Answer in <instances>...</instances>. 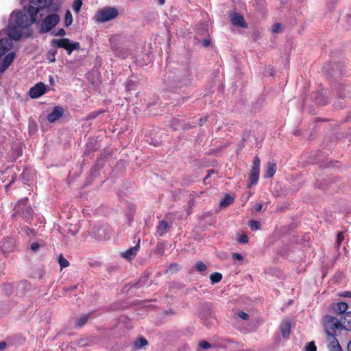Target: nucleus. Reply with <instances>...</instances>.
I'll use <instances>...</instances> for the list:
<instances>
[{
	"label": "nucleus",
	"mask_w": 351,
	"mask_h": 351,
	"mask_svg": "<svg viewBox=\"0 0 351 351\" xmlns=\"http://www.w3.org/2000/svg\"><path fill=\"white\" fill-rule=\"evenodd\" d=\"M37 21L36 11L28 10L25 6L21 11H14L10 14L8 34L12 39L19 40L21 30Z\"/></svg>",
	"instance_id": "f257e3e1"
},
{
	"label": "nucleus",
	"mask_w": 351,
	"mask_h": 351,
	"mask_svg": "<svg viewBox=\"0 0 351 351\" xmlns=\"http://www.w3.org/2000/svg\"><path fill=\"white\" fill-rule=\"evenodd\" d=\"M324 326L327 335L336 334L337 330H343L341 322L331 315H326L324 317Z\"/></svg>",
	"instance_id": "f03ea898"
},
{
	"label": "nucleus",
	"mask_w": 351,
	"mask_h": 351,
	"mask_svg": "<svg viewBox=\"0 0 351 351\" xmlns=\"http://www.w3.org/2000/svg\"><path fill=\"white\" fill-rule=\"evenodd\" d=\"M29 5L27 8L28 10H33L36 11V17L40 11L47 9V11L53 10L57 11L59 9L58 5L53 6V9H51L53 3V0H28Z\"/></svg>",
	"instance_id": "7ed1b4c3"
},
{
	"label": "nucleus",
	"mask_w": 351,
	"mask_h": 351,
	"mask_svg": "<svg viewBox=\"0 0 351 351\" xmlns=\"http://www.w3.org/2000/svg\"><path fill=\"white\" fill-rule=\"evenodd\" d=\"M191 74L188 69H175L168 77L170 82L180 85L186 84L189 80Z\"/></svg>",
	"instance_id": "20e7f679"
},
{
	"label": "nucleus",
	"mask_w": 351,
	"mask_h": 351,
	"mask_svg": "<svg viewBox=\"0 0 351 351\" xmlns=\"http://www.w3.org/2000/svg\"><path fill=\"white\" fill-rule=\"evenodd\" d=\"M60 16L56 13L48 14L41 22L40 32L47 33L53 29L60 21Z\"/></svg>",
	"instance_id": "39448f33"
},
{
	"label": "nucleus",
	"mask_w": 351,
	"mask_h": 351,
	"mask_svg": "<svg viewBox=\"0 0 351 351\" xmlns=\"http://www.w3.org/2000/svg\"><path fill=\"white\" fill-rule=\"evenodd\" d=\"M51 44L54 47L66 49L69 55L73 50H78L80 48L79 43L71 42L69 38L53 39Z\"/></svg>",
	"instance_id": "423d86ee"
},
{
	"label": "nucleus",
	"mask_w": 351,
	"mask_h": 351,
	"mask_svg": "<svg viewBox=\"0 0 351 351\" xmlns=\"http://www.w3.org/2000/svg\"><path fill=\"white\" fill-rule=\"evenodd\" d=\"M118 11L114 8H105L97 12L95 16V20L99 23H104L117 17Z\"/></svg>",
	"instance_id": "0eeeda50"
},
{
	"label": "nucleus",
	"mask_w": 351,
	"mask_h": 351,
	"mask_svg": "<svg viewBox=\"0 0 351 351\" xmlns=\"http://www.w3.org/2000/svg\"><path fill=\"white\" fill-rule=\"evenodd\" d=\"M261 160L258 156H255L253 161V165L250 174V185L256 184L258 182L260 173Z\"/></svg>",
	"instance_id": "6e6552de"
},
{
	"label": "nucleus",
	"mask_w": 351,
	"mask_h": 351,
	"mask_svg": "<svg viewBox=\"0 0 351 351\" xmlns=\"http://www.w3.org/2000/svg\"><path fill=\"white\" fill-rule=\"evenodd\" d=\"M3 34V32H0V58L5 54L11 49L12 45V38L10 36L1 38Z\"/></svg>",
	"instance_id": "1a4fd4ad"
},
{
	"label": "nucleus",
	"mask_w": 351,
	"mask_h": 351,
	"mask_svg": "<svg viewBox=\"0 0 351 351\" xmlns=\"http://www.w3.org/2000/svg\"><path fill=\"white\" fill-rule=\"evenodd\" d=\"M231 23L234 26H239L243 28L247 27V23H245L243 16L237 12H232L229 14Z\"/></svg>",
	"instance_id": "9d476101"
},
{
	"label": "nucleus",
	"mask_w": 351,
	"mask_h": 351,
	"mask_svg": "<svg viewBox=\"0 0 351 351\" xmlns=\"http://www.w3.org/2000/svg\"><path fill=\"white\" fill-rule=\"evenodd\" d=\"M46 86L43 83H38L29 91V95L32 98H38L45 93Z\"/></svg>",
	"instance_id": "9b49d317"
},
{
	"label": "nucleus",
	"mask_w": 351,
	"mask_h": 351,
	"mask_svg": "<svg viewBox=\"0 0 351 351\" xmlns=\"http://www.w3.org/2000/svg\"><path fill=\"white\" fill-rule=\"evenodd\" d=\"M331 308L335 313L341 315L342 316L344 313H346L348 305L346 302H340L332 304L331 305Z\"/></svg>",
	"instance_id": "f8f14e48"
},
{
	"label": "nucleus",
	"mask_w": 351,
	"mask_h": 351,
	"mask_svg": "<svg viewBox=\"0 0 351 351\" xmlns=\"http://www.w3.org/2000/svg\"><path fill=\"white\" fill-rule=\"evenodd\" d=\"M63 114V109L61 107L57 106L53 108V111L48 114L47 119L49 122L53 123L59 119Z\"/></svg>",
	"instance_id": "ddd939ff"
},
{
	"label": "nucleus",
	"mask_w": 351,
	"mask_h": 351,
	"mask_svg": "<svg viewBox=\"0 0 351 351\" xmlns=\"http://www.w3.org/2000/svg\"><path fill=\"white\" fill-rule=\"evenodd\" d=\"M14 58L15 53L14 52H10L5 56L3 60L1 67L0 68V71L1 73L4 72L8 68L13 62Z\"/></svg>",
	"instance_id": "4468645a"
},
{
	"label": "nucleus",
	"mask_w": 351,
	"mask_h": 351,
	"mask_svg": "<svg viewBox=\"0 0 351 351\" xmlns=\"http://www.w3.org/2000/svg\"><path fill=\"white\" fill-rule=\"evenodd\" d=\"M341 319L343 330H351V312L348 311L344 313Z\"/></svg>",
	"instance_id": "2eb2a0df"
},
{
	"label": "nucleus",
	"mask_w": 351,
	"mask_h": 351,
	"mask_svg": "<svg viewBox=\"0 0 351 351\" xmlns=\"http://www.w3.org/2000/svg\"><path fill=\"white\" fill-rule=\"evenodd\" d=\"M138 249H139V245L138 244L136 246L132 247L127 250L126 251L122 252L121 256L128 260L133 259L134 258V256H136L137 252L138 251Z\"/></svg>",
	"instance_id": "dca6fc26"
},
{
	"label": "nucleus",
	"mask_w": 351,
	"mask_h": 351,
	"mask_svg": "<svg viewBox=\"0 0 351 351\" xmlns=\"http://www.w3.org/2000/svg\"><path fill=\"white\" fill-rule=\"evenodd\" d=\"M169 229V226L167 222L165 221H160L157 226L156 234L160 237H162L168 232Z\"/></svg>",
	"instance_id": "f3484780"
},
{
	"label": "nucleus",
	"mask_w": 351,
	"mask_h": 351,
	"mask_svg": "<svg viewBox=\"0 0 351 351\" xmlns=\"http://www.w3.org/2000/svg\"><path fill=\"white\" fill-rule=\"evenodd\" d=\"M280 330L284 338H287L291 331V324L289 321L285 320L280 324Z\"/></svg>",
	"instance_id": "a211bd4d"
},
{
	"label": "nucleus",
	"mask_w": 351,
	"mask_h": 351,
	"mask_svg": "<svg viewBox=\"0 0 351 351\" xmlns=\"http://www.w3.org/2000/svg\"><path fill=\"white\" fill-rule=\"evenodd\" d=\"M110 235V230L104 228H98L95 232V236L97 239H106Z\"/></svg>",
	"instance_id": "6ab92c4d"
},
{
	"label": "nucleus",
	"mask_w": 351,
	"mask_h": 351,
	"mask_svg": "<svg viewBox=\"0 0 351 351\" xmlns=\"http://www.w3.org/2000/svg\"><path fill=\"white\" fill-rule=\"evenodd\" d=\"M276 171V165L274 163L269 162L267 164V169L264 173L265 178H271Z\"/></svg>",
	"instance_id": "aec40b11"
},
{
	"label": "nucleus",
	"mask_w": 351,
	"mask_h": 351,
	"mask_svg": "<svg viewBox=\"0 0 351 351\" xmlns=\"http://www.w3.org/2000/svg\"><path fill=\"white\" fill-rule=\"evenodd\" d=\"M326 95V90H322L319 93V96L316 98L318 104L324 106L328 103V99L325 97Z\"/></svg>",
	"instance_id": "412c9836"
},
{
	"label": "nucleus",
	"mask_w": 351,
	"mask_h": 351,
	"mask_svg": "<svg viewBox=\"0 0 351 351\" xmlns=\"http://www.w3.org/2000/svg\"><path fill=\"white\" fill-rule=\"evenodd\" d=\"M327 335L328 341V348H331L332 346H337L340 345L338 340L335 337V334Z\"/></svg>",
	"instance_id": "4be33fe9"
},
{
	"label": "nucleus",
	"mask_w": 351,
	"mask_h": 351,
	"mask_svg": "<svg viewBox=\"0 0 351 351\" xmlns=\"http://www.w3.org/2000/svg\"><path fill=\"white\" fill-rule=\"evenodd\" d=\"M233 202V197L229 195H226L220 202L221 207H226Z\"/></svg>",
	"instance_id": "5701e85b"
},
{
	"label": "nucleus",
	"mask_w": 351,
	"mask_h": 351,
	"mask_svg": "<svg viewBox=\"0 0 351 351\" xmlns=\"http://www.w3.org/2000/svg\"><path fill=\"white\" fill-rule=\"evenodd\" d=\"M82 5V0H74L72 5V8L76 14H78L80 11Z\"/></svg>",
	"instance_id": "b1692460"
},
{
	"label": "nucleus",
	"mask_w": 351,
	"mask_h": 351,
	"mask_svg": "<svg viewBox=\"0 0 351 351\" xmlns=\"http://www.w3.org/2000/svg\"><path fill=\"white\" fill-rule=\"evenodd\" d=\"M210 279L212 283H217L222 279V275L220 273L215 272L210 275Z\"/></svg>",
	"instance_id": "393cba45"
},
{
	"label": "nucleus",
	"mask_w": 351,
	"mask_h": 351,
	"mask_svg": "<svg viewBox=\"0 0 351 351\" xmlns=\"http://www.w3.org/2000/svg\"><path fill=\"white\" fill-rule=\"evenodd\" d=\"M73 17L71 12L67 10L65 14L64 24L66 27H69L72 24Z\"/></svg>",
	"instance_id": "a878e982"
},
{
	"label": "nucleus",
	"mask_w": 351,
	"mask_h": 351,
	"mask_svg": "<svg viewBox=\"0 0 351 351\" xmlns=\"http://www.w3.org/2000/svg\"><path fill=\"white\" fill-rule=\"evenodd\" d=\"M89 317V314L82 315L77 320V325L80 327L84 326L87 322Z\"/></svg>",
	"instance_id": "bb28decb"
},
{
	"label": "nucleus",
	"mask_w": 351,
	"mask_h": 351,
	"mask_svg": "<svg viewBox=\"0 0 351 351\" xmlns=\"http://www.w3.org/2000/svg\"><path fill=\"white\" fill-rule=\"evenodd\" d=\"M58 263L60 267L62 268L67 267L69 265V262L66 258H64L62 254L59 256Z\"/></svg>",
	"instance_id": "cd10ccee"
},
{
	"label": "nucleus",
	"mask_w": 351,
	"mask_h": 351,
	"mask_svg": "<svg viewBox=\"0 0 351 351\" xmlns=\"http://www.w3.org/2000/svg\"><path fill=\"white\" fill-rule=\"evenodd\" d=\"M57 53V50L56 49H54V50H50L48 53H47V60L50 62H54L56 61V58H55V56Z\"/></svg>",
	"instance_id": "c85d7f7f"
},
{
	"label": "nucleus",
	"mask_w": 351,
	"mask_h": 351,
	"mask_svg": "<svg viewBox=\"0 0 351 351\" xmlns=\"http://www.w3.org/2000/svg\"><path fill=\"white\" fill-rule=\"evenodd\" d=\"M147 344V341L145 338H140L135 342V346L140 348Z\"/></svg>",
	"instance_id": "c756f323"
},
{
	"label": "nucleus",
	"mask_w": 351,
	"mask_h": 351,
	"mask_svg": "<svg viewBox=\"0 0 351 351\" xmlns=\"http://www.w3.org/2000/svg\"><path fill=\"white\" fill-rule=\"evenodd\" d=\"M283 25L281 23H276L272 28L273 33H280L282 31Z\"/></svg>",
	"instance_id": "7c9ffc66"
},
{
	"label": "nucleus",
	"mask_w": 351,
	"mask_h": 351,
	"mask_svg": "<svg viewBox=\"0 0 351 351\" xmlns=\"http://www.w3.org/2000/svg\"><path fill=\"white\" fill-rule=\"evenodd\" d=\"M249 226L252 230H258L260 228V224L256 221H249Z\"/></svg>",
	"instance_id": "2f4dec72"
},
{
	"label": "nucleus",
	"mask_w": 351,
	"mask_h": 351,
	"mask_svg": "<svg viewBox=\"0 0 351 351\" xmlns=\"http://www.w3.org/2000/svg\"><path fill=\"white\" fill-rule=\"evenodd\" d=\"M195 268L199 271H204L206 269V265L202 262H198L195 265Z\"/></svg>",
	"instance_id": "473e14b6"
},
{
	"label": "nucleus",
	"mask_w": 351,
	"mask_h": 351,
	"mask_svg": "<svg viewBox=\"0 0 351 351\" xmlns=\"http://www.w3.org/2000/svg\"><path fill=\"white\" fill-rule=\"evenodd\" d=\"M317 348L314 343V342L311 341L308 343V345L306 346V351H316Z\"/></svg>",
	"instance_id": "72a5a7b5"
},
{
	"label": "nucleus",
	"mask_w": 351,
	"mask_h": 351,
	"mask_svg": "<svg viewBox=\"0 0 351 351\" xmlns=\"http://www.w3.org/2000/svg\"><path fill=\"white\" fill-rule=\"evenodd\" d=\"M39 248L40 244L37 242H34L30 245V250L34 252H36Z\"/></svg>",
	"instance_id": "f704fd0d"
},
{
	"label": "nucleus",
	"mask_w": 351,
	"mask_h": 351,
	"mask_svg": "<svg viewBox=\"0 0 351 351\" xmlns=\"http://www.w3.org/2000/svg\"><path fill=\"white\" fill-rule=\"evenodd\" d=\"M238 241L241 243H247L248 242V238L246 234H243L239 237Z\"/></svg>",
	"instance_id": "c9c22d12"
},
{
	"label": "nucleus",
	"mask_w": 351,
	"mask_h": 351,
	"mask_svg": "<svg viewBox=\"0 0 351 351\" xmlns=\"http://www.w3.org/2000/svg\"><path fill=\"white\" fill-rule=\"evenodd\" d=\"M237 315L239 318H241L243 320H247L249 317L248 314H247L246 313H245L243 311H239L237 313Z\"/></svg>",
	"instance_id": "e433bc0d"
},
{
	"label": "nucleus",
	"mask_w": 351,
	"mask_h": 351,
	"mask_svg": "<svg viewBox=\"0 0 351 351\" xmlns=\"http://www.w3.org/2000/svg\"><path fill=\"white\" fill-rule=\"evenodd\" d=\"M27 198H25V199H21L20 201L18 202L17 204L15 206V209L18 210L19 211L21 210V205H24L25 204L26 202H27Z\"/></svg>",
	"instance_id": "4c0bfd02"
},
{
	"label": "nucleus",
	"mask_w": 351,
	"mask_h": 351,
	"mask_svg": "<svg viewBox=\"0 0 351 351\" xmlns=\"http://www.w3.org/2000/svg\"><path fill=\"white\" fill-rule=\"evenodd\" d=\"M199 346L200 348H204V349H207L210 347V344L206 341H202L199 342Z\"/></svg>",
	"instance_id": "58836bf2"
},
{
	"label": "nucleus",
	"mask_w": 351,
	"mask_h": 351,
	"mask_svg": "<svg viewBox=\"0 0 351 351\" xmlns=\"http://www.w3.org/2000/svg\"><path fill=\"white\" fill-rule=\"evenodd\" d=\"M232 258L235 260L241 261L243 260V256L241 254L239 253H233L232 254Z\"/></svg>",
	"instance_id": "ea45409f"
},
{
	"label": "nucleus",
	"mask_w": 351,
	"mask_h": 351,
	"mask_svg": "<svg viewBox=\"0 0 351 351\" xmlns=\"http://www.w3.org/2000/svg\"><path fill=\"white\" fill-rule=\"evenodd\" d=\"M329 351H342L341 346H332L331 348H328Z\"/></svg>",
	"instance_id": "a19ab883"
},
{
	"label": "nucleus",
	"mask_w": 351,
	"mask_h": 351,
	"mask_svg": "<svg viewBox=\"0 0 351 351\" xmlns=\"http://www.w3.org/2000/svg\"><path fill=\"white\" fill-rule=\"evenodd\" d=\"M65 31L64 29L61 28L60 29L58 30V32L54 34L55 36H64L65 35Z\"/></svg>",
	"instance_id": "79ce46f5"
},
{
	"label": "nucleus",
	"mask_w": 351,
	"mask_h": 351,
	"mask_svg": "<svg viewBox=\"0 0 351 351\" xmlns=\"http://www.w3.org/2000/svg\"><path fill=\"white\" fill-rule=\"evenodd\" d=\"M201 43H202V45H203L204 47H208V46H209V45H210V40H209V39H208V38H205V39L202 40L201 41Z\"/></svg>",
	"instance_id": "37998d69"
},
{
	"label": "nucleus",
	"mask_w": 351,
	"mask_h": 351,
	"mask_svg": "<svg viewBox=\"0 0 351 351\" xmlns=\"http://www.w3.org/2000/svg\"><path fill=\"white\" fill-rule=\"evenodd\" d=\"M339 295L346 298H351V292L350 291H344L341 293Z\"/></svg>",
	"instance_id": "c03bdc74"
},
{
	"label": "nucleus",
	"mask_w": 351,
	"mask_h": 351,
	"mask_svg": "<svg viewBox=\"0 0 351 351\" xmlns=\"http://www.w3.org/2000/svg\"><path fill=\"white\" fill-rule=\"evenodd\" d=\"M263 205L261 204H257L256 206H255V210L258 212H260L261 211V210L263 209Z\"/></svg>",
	"instance_id": "a18cd8bd"
},
{
	"label": "nucleus",
	"mask_w": 351,
	"mask_h": 351,
	"mask_svg": "<svg viewBox=\"0 0 351 351\" xmlns=\"http://www.w3.org/2000/svg\"><path fill=\"white\" fill-rule=\"evenodd\" d=\"M178 265L176 264H172L169 266V270H178Z\"/></svg>",
	"instance_id": "49530a36"
},
{
	"label": "nucleus",
	"mask_w": 351,
	"mask_h": 351,
	"mask_svg": "<svg viewBox=\"0 0 351 351\" xmlns=\"http://www.w3.org/2000/svg\"><path fill=\"white\" fill-rule=\"evenodd\" d=\"M343 237L342 236V233H339L338 235H337V241H338V245L340 244V243L341 242V241L343 240Z\"/></svg>",
	"instance_id": "de8ad7c7"
},
{
	"label": "nucleus",
	"mask_w": 351,
	"mask_h": 351,
	"mask_svg": "<svg viewBox=\"0 0 351 351\" xmlns=\"http://www.w3.org/2000/svg\"><path fill=\"white\" fill-rule=\"evenodd\" d=\"M7 343L5 341L0 342V350L6 348Z\"/></svg>",
	"instance_id": "09e8293b"
},
{
	"label": "nucleus",
	"mask_w": 351,
	"mask_h": 351,
	"mask_svg": "<svg viewBox=\"0 0 351 351\" xmlns=\"http://www.w3.org/2000/svg\"><path fill=\"white\" fill-rule=\"evenodd\" d=\"M347 350L348 351H351V340L349 341V343H348V346H347Z\"/></svg>",
	"instance_id": "8fccbe9b"
},
{
	"label": "nucleus",
	"mask_w": 351,
	"mask_h": 351,
	"mask_svg": "<svg viewBox=\"0 0 351 351\" xmlns=\"http://www.w3.org/2000/svg\"><path fill=\"white\" fill-rule=\"evenodd\" d=\"M165 0H158V3L160 4V5H163L165 3Z\"/></svg>",
	"instance_id": "3c124183"
},
{
	"label": "nucleus",
	"mask_w": 351,
	"mask_h": 351,
	"mask_svg": "<svg viewBox=\"0 0 351 351\" xmlns=\"http://www.w3.org/2000/svg\"><path fill=\"white\" fill-rule=\"evenodd\" d=\"M4 245H5V243L3 242V243H1V248H2L3 250H4ZM5 250H6V249H5Z\"/></svg>",
	"instance_id": "603ef678"
},
{
	"label": "nucleus",
	"mask_w": 351,
	"mask_h": 351,
	"mask_svg": "<svg viewBox=\"0 0 351 351\" xmlns=\"http://www.w3.org/2000/svg\"><path fill=\"white\" fill-rule=\"evenodd\" d=\"M75 289V287H72L70 288V289Z\"/></svg>",
	"instance_id": "864d4df0"
}]
</instances>
